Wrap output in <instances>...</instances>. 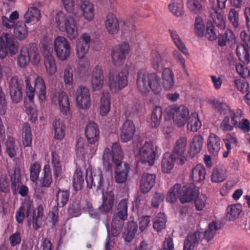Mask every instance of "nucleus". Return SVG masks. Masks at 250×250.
Segmentation results:
<instances>
[{"label": "nucleus", "instance_id": "obj_1", "mask_svg": "<svg viewBox=\"0 0 250 250\" xmlns=\"http://www.w3.org/2000/svg\"><path fill=\"white\" fill-rule=\"evenodd\" d=\"M162 82L159 75L156 72H148L146 70L141 69L137 73L136 86L138 90L143 94H148L152 91L155 94H159L165 90H171L175 84L174 75L170 68L165 67L162 73Z\"/></svg>", "mask_w": 250, "mask_h": 250}, {"label": "nucleus", "instance_id": "obj_2", "mask_svg": "<svg viewBox=\"0 0 250 250\" xmlns=\"http://www.w3.org/2000/svg\"><path fill=\"white\" fill-rule=\"evenodd\" d=\"M123 154L119 144L114 143L112 145V154L109 148H105L103 155V161L106 171L111 169L112 164L116 165L115 179L118 183H124L127 180L129 170V166L125 163L123 167L121 165Z\"/></svg>", "mask_w": 250, "mask_h": 250}, {"label": "nucleus", "instance_id": "obj_3", "mask_svg": "<svg viewBox=\"0 0 250 250\" xmlns=\"http://www.w3.org/2000/svg\"><path fill=\"white\" fill-rule=\"evenodd\" d=\"M65 9L73 15L66 16L62 12L58 13L55 17L56 27L62 32H65L67 37L73 40L78 36V22L81 14L78 16L74 12V0H62Z\"/></svg>", "mask_w": 250, "mask_h": 250}, {"label": "nucleus", "instance_id": "obj_4", "mask_svg": "<svg viewBox=\"0 0 250 250\" xmlns=\"http://www.w3.org/2000/svg\"><path fill=\"white\" fill-rule=\"evenodd\" d=\"M128 204V200L124 199L117 205L111 222V231L114 236H117L120 234L124 225V221L127 218Z\"/></svg>", "mask_w": 250, "mask_h": 250}, {"label": "nucleus", "instance_id": "obj_5", "mask_svg": "<svg viewBox=\"0 0 250 250\" xmlns=\"http://www.w3.org/2000/svg\"><path fill=\"white\" fill-rule=\"evenodd\" d=\"M25 212L29 226H32L35 229L40 228L42 224V216L43 214L42 207H39L36 213L31 208H27L26 210L23 208L21 207L16 212V219L19 223H21L25 217Z\"/></svg>", "mask_w": 250, "mask_h": 250}, {"label": "nucleus", "instance_id": "obj_6", "mask_svg": "<svg viewBox=\"0 0 250 250\" xmlns=\"http://www.w3.org/2000/svg\"><path fill=\"white\" fill-rule=\"evenodd\" d=\"M129 74L127 67L124 68L120 72L109 74L108 83L112 92L117 93L127 86Z\"/></svg>", "mask_w": 250, "mask_h": 250}, {"label": "nucleus", "instance_id": "obj_7", "mask_svg": "<svg viewBox=\"0 0 250 250\" xmlns=\"http://www.w3.org/2000/svg\"><path fill=\"white\" fill-rule=\"evenodd\" d=\"M18 42L15 41L12 34H3L0 37V59L3 60L8 54L11 56L18 51Z\"/></svg>", "mask_w": 250, "mask_h": 250}, {"label": "nucleus", "instance_id": "obj_8", "mask_svg": "<svg viewBox=\"0 0 250 250\" xmlns=\"http://www.w3.org/2000/svg\"><path fill=\"white\" fill-rule=\"evenodd\" d=\"M166 111L170 117L173 118L174 124L178 127L184 125L189 116L188 108L183 105L168 106Z\"/></svg>", "mask_w": 250, "mask_h": 250}, {"label": "nucleus", "instance_id": "obj_9", "mask_svg": "<svg viewBox=\"0 0 250 250\" xmlns=\"http://www.w3.org/2000/svg\"><path fill=\"white\" fill-rule=\"evenodd\" d=\"M54 50L59 60H67L70 56L71 48L69 42L64 37L59 36L54 40Z\"/></svg>", "mask_w": 250, "mask_h": 250}, {"label": "nucleus", "instance_id": "obj_10", "mask_svg": "<svg viewBox=\"0 0 250 250\" xmlns=\"http://www.w3.org/2000/svg\"><path fill=\"white\" fill-rule=\"evenodd\" d=\"M85 180L88 188H96L97 190L104 191L103 186L104 179L101 169L98 167L87 169L86 170Z\"/></svg>", "mask_w": 250, "mask_h": 250}, {"label": "nucleus", "instance_id": "obj_11", "mask_svg": "<svg viewBox=\"0 0 250 250\" xmlns=\"http://www.w3.org/2000/svg\"><path fill=\"white\" fill-rule=\"evenodd\" d=\"M51 101L53 104L58 106L59 110L67 116L70 114V103L67 94L64 91H57L51 95Z\"/></svg>", "mask_w": 250, "mask_h": 250}, {"label": "nucleus", "instance_id": "obj_12", "mask_svg": "<svg viewBox=\"0 0 250 250\" xmlns=\"http://www.w3.org/2000/svg\"><path fill=\"white\" fill-rule=\"evenodd\" d=\"M42 52L44 57V66L47 74L52 76L57 71V66L54 57L52 55V49L47 42L42 44Z\"/></svg>", "mask_w": 250, "mask_h": 250}, {"label": "nucleus", "instance_id": "obj_13", "mask_svg": "<svg viewBox=\"0 0 250 250\" xmlns=\"http://www.w3.org/2000/svg\"><path fill=\"white\" fill-rule=\"evenodd\" d=\"M130 51V45L126 42L116 45L111 50V62L115 66H119L125 62L126 56Z\"/></svg>", "mask_w": 250, "mask_h": 250}, {"label": "nucleus", "instance_id": "obj_14", "mask_svg": "<svg viewBox=\"0 0 250 250\" xmlns=\"http://www.w3.org/2000/svg\"><path fill=\"white\" fill-rule=\"evenodd\" d=\"M156 155V147L151 142H146L140 148L139 159L143 163H148L149 166L153 165Z\"/></svg>", "mask_w": 250, "mask_h": 250}, {"label": "nucleus", "instance_id": "obj_15", "mask_svg": "<svg viewBox=\"0 0 250 250\" xmlns=\"http://www.w3.org/2000/svg\"><path fill=\"white\" fill-rule=\"evenodd\" d=\"M8 84L12 101L16 104L19 103L22 99V84L16 76H12Z\"/></svg>", "mask_w": 250, "mask_h": 250}, {"label": "nucleus", "instance_id": "obj_16", "mask_svg": "<svg viewBox=\"0 0 250 250\" xmlns=\"http://www.w3.org/2000/svg\"><path fill=\"white\" fill-rule=\"evenodd\" d=\"M187 144V138L180 137L176 141L171 154L172 155L173 158L178 159V163L180 165H183L187 161L185 153Z\"/></svg>", "mask_w": 250, "mask_h": 250}, {"label": "nucleus", "instance_id": "obj_17", "mask_svg": "<svg viewBox=\"0 0 250 250\" xmlns=\"http://www.w3.org/2000/svg\"><path fill=\"white\" fill-rule=\"evenodd\" d=\"M212 103L215 109L218 111L221 115L226 116L220 125V129L223 132L233 130L234 125H233L232 122H231L232 116L225 113V112L223 111L224 108H223V105L227 104L217 100L213 101Z\"/></svg>", "mask_w": 250, "mask_h": 250}, {"label": "nucleus", "instance_id": "obj_18", "mask_svg": "<svg viewBox=\"0 0 250 250\" xmlns=\"http://www.w3.org/2000/svg\"><path fill=\"white\" fill-rule=\"evenodd\" d=\"M149 61L152 69L157 72L163 70L167 62L164 55L158 49H153L149 55Z\"/></svg>", "mask_w": 250, "mask_h": 250}, {"label": "nucleus", "instance_id": "obj_19", "mask_svg": "<svg viewBox=\"0 0 250 250\" xmlns=\"http://www.w3.org/2000/svg\"><path fill=\"white\" fill-rule=\"evenodd\" d=\"M76 100L78 106L83 109L89 108L91 105L90 94L85 86L78 87L76 91Z\"/></svg>", "mask_w": 250, "mask_h": 250}, {"label": "nucleus", "instance_id": "obj_20", "mask_svg": "<svg viewBox=\"0 0 250 250\" xmlns=\"http://www.w3.org/2000/svg\"><path fill=\"white\" fill-rule=\"evenodd\" d=\"M120 139L122 142L126 143L131 140L136 131L133 121L126 120L120 127Z\"/></svg>", "mask_w": 250, "mask_h": 250}, {"label": "nucleus", "instance_id": "obj_21", "mask_svg": "<svg viewBox=\"0 0 250 250\" xmlns=\"http://www.w3.org/2000/svg\"><path fill=\"white\" fill-rule=\"evenodd\" d=\"M104 80L103 71L101 67L98 66L95 67L92 72L91 81L92 90H100L104 85Z\"/></svg>", "mask_w": 250, "mask_h": 250}, {"label": "nucleus", "instance_id": "obj_22", "mask_svg": "<svg viewBox=\"0 0 250 250\" xmlns=\"http://www.w3.org/2000/svg\"><path fill=\"white\" fill-rule=\"evenodd\" d=\"M85 135L90 144L97 143L99 139V128L94 122L88 123L85 129Z\"/></svg>", "mask_w": 250, "mask_h": 250}, {"label": "nucleus", "instance_id": "obj_23", "mask_svg": "<svg viewBox=\"0 0 250 250\" xmlns=\"http://www.w3.org/2000/svg\"><path fill=\"white\" fill-rule=\"evenodd\" d=\"M224 111L225 113H227L232 116L231 122H232L235 127H238L245 132L250 131V123L249 121L247 119H243L239 122L235 120V114L233 111H232L228 105H223Z\"/></svg>", "mask_w": 250, "mask_h": 250}, {"label": "nucleus", "instance_id": "obj_24", "mask_svg": "<svg viewBox=\"0 0 250 250\" xmlns=\"http://www.w3.org/2000/svg\"><path fill=\"white\" fill-rule=\"evenodd\" d=\"M217 3L219 8H211L209 10V17L218 28L224 29L226 27L225 17L220 9L225 7V5L223 7H220L217 2Z\"/></svg>", "mask_w": 250, "mask_h": 250}, {"label": "nucleus", "instance_id": "obj_25", "mask_svg": "<svg viewBox=\"0 0 250 250\" xmlns=\"http://www.w3.org/2000/svg\"><path fill=\"white\" fill-rule=\"evenodd\" d=\"M90 46L83 44L82 41H78L76 43V52L79 59V65L81 67L88 69L87 62L85 57L88 53Z\"/></svg>", "mask_w": 250, "mask_h": 250}, {"label": "nucleus", "instance_id": "obj_26", "mask_svg": "<svg viewBox=\"0 0 250 250\" xmlns=\"http://www.w3.org/2000/svg\"><path fill=\"white\" fill-rule=\"evenodd\" d=\"M202 233L200 231H196L189 234L185 240L183 250H194L201 241Z\"/></svg>", "mask_w": 250, "mask_h": 250}, {"label": "nucleus", "instance_id": "obj_27", "mask_svg": "<svg viewBox=\"0 0 250 250\" xmlns=\"http://www.w3.org/2000/svg\"><path fill=\"white\" fill-rule=\"evenodd\" d=\"M156 180L154 174L147 173H144L140 182V188L142 192L146 193L154 186Z\"/></svg>", "mask_w": 250, "mask_h": 250}, {"label": "nucleus", "instance_id": "obj_28", "mask_svg": "<svg viewBox=\"0 0 250 250\" xmlns=\"http://www.w3.org/2000/svg\"><path fill=\"white\" fill-rule=\"evenodd\" d=\"M52 132L55 140H62L65 135L66 126L64 122L61 119H56L52 123Z\"/></svg>", "mask_w": 250, "mask_h": 250}, {"label": "nucleus", "instance_id": "obj_29", "mask_svg": "<svg viewBox=\"0 0 250 250\" xmlns=\"http://www.w3.org/2000/svg\"><path fill=\"white\" fill-rule=\"evenodd\" d=\"M105 27L110 34H115L119 30V24L115 15L112 13L107 14L105 21Z\"/></svg>", "mask_w": 250, "mask_h": 250}, {"label": "nucleus", "instance_id": "obj_30", "mask_svg": "<svg viewBox=\"0 0 250 250\" xmlns=\"http://www.w3.org/2000/svg\"><path fill=\"white\" fill-rule=\"evenodd\" d=\"M206 174V169L203 165L198 164L191 169L189 177L193 183H197L205 180Z\"/></svg>", "mask_w": 250, "mask_h": 250}, {"label": "nucleus", "instance_id": "obj_31", "mask_svg": "<svg viewBox=\"0 0 250 250\" xmlns=\"http://www.w3.org/2000/svg\"><path fill=\"white\" fill-rule=\"evenodd\" d=\"M207 146L209 152L214 155L218 154L221 148V140L215 133H210L208 140Z\"/></svg>", "mask_w": 250, "mask_h": 250}, {"label": "nucleus", "instance_id": "obj_32", "mask_svg": "<svg viewBox=\"0 0 250 250\" xmlns=\"http://www.w3.org/2000/svg\"><path fill=\"white\" fill-rule=\"evenodd\" d=\"M51 163L53 168V177L54 180L57 181L61 178L63 171L59 156L56 151H52Z\"/></svg>", "mask_w": 250, "mask_h": 250}, {"label": "nucleus", "instance_id": "obj_33", "mask_svg": "<svg viewBox=\"0 0 250 250\" xmlns=\"http://www.w3.org/2000/svg\"><path fill=\"white\" fill-rule=\"evenodd\" d=\"M35 88L41 102L46 100V87L43 78L38 75L35 80Z\"/></svg>", "mask_w": 250, "mask_h": 250}, {"label": "nucleus", "instance_id": "obj_34", "mask_svg": "<svg viewBox=\"0 0 250 250\" xmlns=\"http://www.w3.org/2000/svg\"><path fill=\"white\" fill-rule=\"evenodd\" d=\"M196 194V188L194 186H186L181 191L179 199L182 203L189 202L193 200Z\"/></svg>", "mask_w": 250, "mask_h": 250}, {"label": "nucleus", "instance_id": "obj_35", "mask_svg": "<svg viewBox=\"0 0 250 250\" xmlns=\"http://www.w3.org/2000/svg\"><path fill=\"white\" fill-rule=\"evenodd\" d=\"M110 93L107 91H104L101 94L99 106L100 114L102 116H105L110 110Z\"/></svg>", "mask_w": 250, "mask_h": 250}, {"label": "nucleus", "instance_id": "obj_36", "mask_svg": "<svg viewBox=\"0 0 250 250\" xmlns=\"http://www.w3.org/2000/svg\"><path fill=\"white\" fill-rule=\"evenodd\" d=\"M80 8L84 18L88 21H92L94 17L93 4L87 0H82Z\"/></svg>", "mask_w": 250, "mask_h": 250}, {"label": "nucleus", "instance_id": "obj_37", "mask_svg": "<svg viewBox=\"0 0 250 250\" xmlns=\"http://www.w3.org/2000/svg\"><path fill=\"white\" fill-rule=\"evenodd\" d=\"M115 202V197L113 193L111 192L106 194L103 198L102 205L99 209L102 213H107L111 210Z\"/></svg>", "mask_w": 250, "mask_h": 250}, {"label": "nucleus", "instance_id": "obj_38", "mask_svg": "<svg viewBox=\"0 0 250 250\" xmlns=\"http://www.w3.org/2000/svg\"><path fill=\"white\" fill-rule=\"evenodd\" d=\"M22 141L23 145L25 146H30L32 142V134L30 125L25 123L22 128Z\"/></svg>", "mask_w": 250, "mask_h": 250}, {"label": "nucleus", "instance_id": "obj_39", "mask_svg": "<svg viewBox=\"0 0 250 250\" xmlns=\"http://www.w3.org/2000/svg\"><path fill=\"white\" fill-rule=\"evenodd\" d=\"M14 35L19 40H24L28 35L27 27L22 21H18L15 25L14 30Z\"/></svg>", "mask_w": 250, "mask_h": 250}, {"label": "nucleus", "instance_id": "obj_40", "mask_svg": "<svg viewBox=\"0 0 250 250\" xmlns=\"http://www.w3.org/2000/svg\"><path fill=\"white\" fill-rule=\"evenodd\" d=\"M162 114L163 109L161 106H156L153 109L150 119V125L152 128H156L159 126L162 121Z\"/></svg>", "mask_w": 250, "mask_h": 250}, {"label": "nucleus", "instance_id": "obj_41", "mask_svg": "<svg viewBox=\"0 0 250 250\" xmlns=\"http://www.w3.org/2000/svg\"><path fill=\"white\" fill-rule=\"evenodd\" d=\"M178 163V159L173 158L172 155L165 153L162 161V168L164 172L168 173L172 169L174 162Z\"/></svg>", "mask_w": 250, "mask_h": 250}, {"label": "nucleus", "instance_id": "obj_42", "mask_svg": "<svg viewBox=\"0 0 250 250\" xmlns=\"http://www.w3.org/2000/svg\"><path fill=\"white\" fill-rule=\"evenodd\" d=\"M204 143V139L200 135L193 137L190 144V153L193 155L198 154L202 149Z\"/></svg>", "mask_w": 250, "mask_h": 250}, {"label": "nucleus", "instance_id": "obj_43", "mask_svg": "<svg viewBox=\"0 0 250 250\" xmlns=\"http://www.w3.org/2000/svg\"><path fill=\"white\" fill-rule=\"evenodd\" d=\"M30 62L29 49L23 47L17 59L18 65L21 68L25 67Z\"/></svg>", "mask_w": 250, "mask_h": 250}, {"label": "nucleus", "instance_id": "obj_44", "mask_svg": "<svg viewBox=\"0 0 250 250\" xmlns=\"http://www.w3.org/2000/svg\"><path fill=\"white\" fill-rule=\"evenodd\" d=\"M201 122L198 118V113L196 112L192 113L188 121V129L192 132H196L201 128Z\"/></svg>", "mask_w": 250, "mask_h": 250}, {"label": "nucleus", "instance_id": "obj_45", "mask_svg": "<svg viewBox=\"0 0 250 250\" xmlns=\"http://www.w3.org/2000/svg\"><path fill=\"white\" fill-rule=\"evenodd\" d=\"M242 208L239 204L229 206L227 209L226 219L232 221L237 218L242 211Z\"/></svg>", "mask_w": 250, "mask_h": 250}, {"label": "nucleus", "instance_id": "obj_46", "mask_svg": "<svg viewBox=\"0 0 250 250\" xmlns=\"http://www.w3.org/2000/svg\"><path fill=\"white\" fill-rule=\"evenodd\" d=\"M43 176L41 178V185L42 187L48 188L52 183L51 170L49 164H46L43 167Z\"/></svg>", "mask_w": 250, "mask_h": 250}, {"label": "nucleus", "instance_id": "obj_47", "mask_svg": "<svg viewBox=\"0 0 250 250\" xmlns=\"http://www.w3.org/2000/svg\"><path fill=\"white\" fill-rule=\"evenodd\" d=\"M40 12L38 8L30 7L24 14V21L26 23L37 22L39 21Z\"/></svg>", "mask_w": 250, "mask_h": 250}, {"label": "nucleus", "instance_id": "obj_48", "mask_svg": "<svg viewBox=\"0 0 250 250\" xmlns=\"http://www.w3.org/2000/svg\"><path fill=\"white\" fill-rule=\"evenodd\" d=\"M181 185L179 184L174 185L167 192L166 200L167 202L173 203L179 198V195L181 192Z\"/></svg>", "mask_w": 250, "mask_h": 250}, {"label": "nucleus", "instance_id": "obj_49", "mask_svg": "<svg viewBox=\"0 0 250 250\" xmlns=\"http://www.w3.org/2000/svg\"><path fill=\"white\" fill-rule=\"evenodd\" d=\"M236 54L239 60L245 64L250 61V56L247 47L243 44H239L236 48Z\"/></svg>", "mask_w": 250, "mask_h": 250}, {"label": "nucleus", "instance_id": "obj_50", "mask_svg": "<svg viewBox=\"0 0 250 250\" xmlns=\"http://www.w3.org/2000/svg\"><path fill=\"white\" fill-rule=\"evenodd\" d=\"M183 5L182 0H171L168 5V8L173 15L178 17L182 14Z\"/></svg>", "mask_w": 250, "mask_h": 250}, {"label": "nucleus", "instance_id": "obj_51", "mask_svg": "<svg viewBox=\"0 0 250 250\" xmlns=\"http://www.w3.org/2000/svg\"><path fill=\"white\" fill-rule=\"evenodd\" d=\"M172 41L176 47L185 55L188 54V50L182 42L177 33L173 30H169Z\"/></svg>", "mask_w": 250, "mask_h": 250}, {"label": "nucleus", "instance_id": "obj_52", "mask_svg": "<svg viewBox=\"0 0 250 250\" xmlns=\"http://www.w3.org/2000/svg\"><path fill=\"white\" fill-rule=\"evenodd\" d=\"M84 183V179L82 170L77 168L74 172L73 178V186L76 191L80 190Z\"/></svg>", "mask_w": 250, "mask_h": 250}, {"label": "nucleus", "instance_id": "obj_53", "mask_svg": "<svg viewBox=\"0 0 250 250\" xmlns=\"http://www.w3.org/2000/svg\"><path fill=\"white\" fill-rule=\"evenodd\" d=\"M167 220L164 213H158L153 219V227L157 232L161 231L166 227Z\"/></svg>", "mask_w": 250, "mask_h": 250}, {"label": "nucleus", "instance_id": "obj_54", "mask_svg": "<svg viewBox=\"0 0 250 250\" xmlns=\"http://www.w3.org/2000/svg\"><path fill=\"white\" fill-rule=\"evenodd\" d=\"M235 36L230 29H227L224 34L218 36V44L224 46L227 42H232L235 40Z\"/></svg>", "mask_w": 250, "mask_h": 250}, {"label": "nucleus", "instance_id": "obj_55", "mask_svg": "<svg viewBox=\"0 0 250 250\" xmlns=\"http://www.w3.org/2000/svg\"><path fill=\"white\" fill-rule=\"evenodd\" d=\"M69 198V193L67 190L59 189L56 195L57 206L63 207L66 205Z\"/></svg>", "mask_w": 250, "mask_h": 250}, {"label": "nucleus", "instance_id": "obj_56", "mask_svg": "<svg viewBox=\"0 0 250 250\" xmlns=\"http://www.w3.org/2000/svg\"><path fill=\"white\" fill-rule=\"evenodd\" d=\"M194 32L198 36L202 37L205 35V25L202 18L200 16H197L195 19L194 24Z\"/></svg>", "mask_w": 250, "mask_h": 250}, {"label": "nucleus", "instance_id": "obj_57", "mask_svg": "<svg viewBox=\"0 0 250 250\" xmlns=\"http://www.w3.org/2000/svg\"><path fill=\"white\" fill-rule=\"evenodd\" d=\"M187 6L189 11L194 14H200L203 10L200 0H188Z\"/></svg>", "mask_w": 250, "mask_h": 250}, {"label": "nucleus", "instance_id": "obj_58", "mask_svg": "<svg viewBox=\"0 0 250 250\" xmlns=\"http://www.w3.org/2000/svg\"><path fill=\"white\" fill-rule=\"evenodd\" d=\"M41 165L38 162L32 163L29 168L30 178L34 183H36L41 171Z\"/></svg>", "mask_w": 250, "mask_h": 250}, {"label": "nucleus", "instance_id": "obj_59", "mask_svg": "<svg viewBox=\"0 0 250 250\" xmlns=\"http://www.w3.org/2000/svg\"><path fill=\"white\" fill-rule=\"evenodd\" d=\"M226 170L222 168L214 169L212 175L211 180L214 183L223 182L226 179Z\"/></svg>", "mask_w": 250, "mask_h": 250}, {"label": "nucleus", "instance_id": "obj_60", "mask_svg": "<svg viewBox=\"0 0 250 250\" xmlns=\"http://www.w3.org/2000/svg\"><path fill=\"white\" fill-rule=\"evenodd\" d=\"M63 80L65 85H72L73 83V71L72 67L67 65L63 71Z\"/></svg>", "mask_w": 250, "mask_h": 250}, {"label": "nucleus", "instance_id": "obj_61", "mask_svg": "<svg viewBox=\"0 0 250 250\" xmlns=\"http://www.w3.org/2000/svg\"><path fill=\"white\" fill-rule=\"evenodd\" d=\"M138 231V226L136 222L132 221L128 224V232L125 236V241L130 242L134 238L135 235Z\"/></svg>", "mask_w": 250, "mask_h": 250}, {"label": "nucleus", "instance_id": "obj_62", "mask_svg": "<svg viewBox=\"0 0 250 250\" xmlns=\"http://www.w3.org/2000/svg\"><path fill=\"white\" fill-rule=\"evenodd\" d=\"M218 229V227L217 226V224L212 222L210 223L208 226V229L205 232V238L208 241H209L210 240L212 239L214 236L216 231Z\"/></svg>", "mask_w": 250, "mask_h": 250}, {"label": "nucleus", "instance_id": "obj_63", "mask_svg": "<svg viewBox=\"0 0 250 250\" xmlns=\"http://www.w3.org/2000/svg\"><path fill=\"white\" fill-rule=\"evenodd\" d=\"M6 151L8 156L12 158L16 154L15 139L11 136L8 137L6 142Z\"/></svg>", "mask_w": 250, "mask_h": 250}, {"label": "nucleus", "instance_id": "obj_64", "mask_svg": "<svg viewBox=\"0 0 250 250\" xmlns=\"http://www.w3.org/2000/svg\"><path fill=\"white\" fill-rule=\"evenodd\" d=\"M204 35L208 40L211 41H214L217 39L215 27L211 21L207 22L206 33Z\"/></svg>", "mask_w": 250, "mask_h": 250}]
</instances>
